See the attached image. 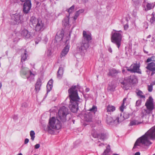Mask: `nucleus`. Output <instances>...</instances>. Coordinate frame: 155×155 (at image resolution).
Wrapping results in <instances>:
<instances>
[{
  "mask_svg": "<svg viewBox=\"0 0 155 155\" xmlns=\"http://www.w3.org/2000/svg\"><path fill=\"white\" fill-rule=\"evenodd\" d=\"M41 78H38L36 84L35 90L37 93H38L40 90V87L41 85Z\"/></svg>",
  "mask_w": 155,
  "mask_h": 155,
  "instance_id": "18",
  "label": "nucleus"
},
{
  "mask_svg": "<svg viewBox=\"0 0 155 155\" xmlns=\"http://www.w3.org/2000/svg\"><path fill=\"white\" fill-rule=\"evenodd\" d=\"M40 145L39 144H37L35 146V148L36 149H38L39 148Z\"/></svg>",
  "mask_w": 155,
  "mask_h": 155,
  "instance_id": "46",
  "label": "nucleus"
},
{
  "mask_svg": "<svg viewBox=\"0 0 155 155\" xmlns=\"http://www.w3.org/2000/svg\"><path fill=\"white\" fill-rule=\"evenodd\" d=\"M20 74L24 78H27L30 81H33L35 74L31 71L28 68L22 66L20 71Z\"/></svg>",
  "mask_w": 155,
  "mask_h": 155,
  "instance_id": "8",
  "label": "nucleus"
},
{
  "mask_svg": "<svg viewBox=\"0 0 155 155\" xmlns=\"http://www.w3.org/2000/svg\"><path fill=\"white\" fill-rule=\"evenodd\" d=\"M51 50L50 49H48L46 52V54L48 57L51 56L52 54Z\"/></svg>",
  "mask_w": 155,
  "mask_h": 155,
  "instance_id": "39",
  "label": "nucleus"
},
{
  "mask_svg": "<svg viewBox=\"0 0 155 155\" xmlns=\"http://www.w3.org/2000/svg\"><path fill=\"white\" fill-rule=\"evenodd\" d=\"M97 108L96 106H93L84 115V120L87 122L92 121L93 117L94 116L95 113L97 111Z\"/></svg>",
  "mask_w": 155,
  "mask_h": 155,
  "instance_id": "9",
  "label": "nucleus"
},
{
  "mask_svg": "<svg viewBox=\"0 0 155 155\" xmlns=\"http://www.w3.org/2000/svg\"><path fill=\"white\" fill-rule=\"evenodd\" d=\"M122 32L121 31L113 30L111 34V41L115 44L119 48L121 44Z\"/></svg>",
  "mask_w": 155,
  "mask_h": 155,
  "instance_id": "7",
  "label": "nucleus"
},
{
  "mask_svg": "<svg viewBox=\"0 0 155 155\" xmlns=\"http://www.w3.org/2000/svg\"><path fill=\"white\" fill-rule=\"evenodd\" d=\"M28 106V104L26 102H24L21 105V107H26Z\"/></svg>",
  "mask_w": 155,
  "mask_h": 155,
  "instance_id": "41",
  "label": "nucleus"
},
{
  "mask_svg": "<svg viewBox=\"0 0 155 155\" xmlns=\"http://www.w3.org/2000/svg\"><path fill=\"white\" fill-rule=\"evenodd\" d=\"M114 87H111L110 86V85H109L108 87V89L111 91H114Z\"/></svg>",
  "mask_w": 155,
  "mask_h": 155,
  "instance_id": "43",
  "label": "nucleus"
},
{
  "mask_svg": "<svg viewBox=\"0 0 155 155\" xmlns=\"http://www.w3.org/2000/svg\"><path fill=\"white\" fill-rule=\"evenodd\" d=\"M104 145V144H103V143H101V144H100L99 145V146H101V145Z\"/></svg>",
  "mask_w": 155,
  "mask_h": 155,
  "instance_id": "59",
  "label": "nucleus"
},
{
  "mask_svg": "<svg viewBox=\"0 0 155 155\" xmlns=\"http://www.w3.org/2000/svg\"><path fill=\"white\" fill-rule=\"evenodd\" d=\"M28 142L29 139L28 138H26L25 140L24 143L25 144H26Z\"/></svg>",
  "mask_w": 155,
  "mask_h": 155,
  "instance_id": "50",
  "label": "nucleus"
},
{
  "mask_svg": "<svg viewBox=\"0 0 155 155\" xmlns=\"http://www.w3.org/2000/svg\"><path fill=\"white\" fill-rule=\"evenodd\" d=\"M79 14L77 12H75V15L74 17V20H76L78 17L79 16Z\"/></svg>",
  "mask_w": 155,
  "mask_h": 155,
  "instance_id": "40",
  "label": "nucleus"
},
{
  "mask_svg": "<svg viewBox=\"0 0 155 155\" xmlns=\"http://www.w3.org/2000/svg\"><path fill=\"white\" fill-rule=\"evenodd\" d=\"M117 116L119 118H120L121 117H123V121L124 119L128 118L129 117V115L128 113H125L124 114V116H122V114H121L120 115H118Z\"/></svg>",
  "mask_w": 155,
  "mask_h": 155,
  "instance_id": "29",
  "label": "nucleus"
},
{
  "mask_svg": "<svg viewBox=\"0 0 155 155\" xmlns=\"http://www.w3.org/2000/svg\"><path fill=\"white\" fill-rule=\"evenodd\" d=\"M52 87V85L50 86V85L47 84V87L48 90L49 91H50Z\"/></svg>",
  "mask_w": 155,
  "mask_h": 155,
  "instance_id": "42",
  "label": "nucleus"
},
{
  "mask_svg": "<svg viewBox=\"0 0 155 155\" xmlns=\"http://www.w3.org/2000/svg\"><path fill=\"white\" fill-rule=\"evenodd\" d=\"M146 108L142 110L140 115L143 118L145 117L146 118L147 115L150 116L152 113V111L154 109V105L153 103V99L151 96L149 97L147 100L145 104Z\"/></svg>",
  "mask_w": 155,
  "mask_h": 155,
  "instance_id": "4",
  "label": "nucleus"
},
{
  "mask_svg": "<svg viewBox=\"0 0 155 155\" xmlns=\"http://www.w3.org/2000/svg\"><path fill=\"white\" fill-rule=\"evenodd\" d=\"M135 2H136V1L137 0H133Z\"/></svg>",
  "mask_w": 155,
  "mask_h": 155,
  "instance_id": "64",
  "label": "nucleus"
},
{
  "mask_svg": "<svg viewBox=\"0 0 155 155\" xmlns=\"http://www.w3.org/2000/svg\"><path fill=\"white\" fill-rule=\"evenodd\" d=\"M28 57V55L27 54V52L26 50H24V53L23 54L21 55V62H23V61H25Z\"/></svg>",
  "mask_w": 155,
  "mask_h": 155,
  "instance_id": "28",
  "label": "nucleus"
},
{
  "mask_svg": "<svg viewBox=\"0 0 155 155\" xmlns=\"http://www.w3.org/2000/svg\"><path fill=\"white\" fill-rule=\"evenodd\" d=\"M83 1L85 2H87L88 0H82Z\"/></svg>",
  "mask_w": 155,
  "mask_h": 155,
  "instance_id": "57",
  "label": "nucleus"
},
{
  "mask_svg": "<svg viewBox=\"0 0 155 155\" xmlns=\"http://www.w3.org/2000/svg\"><path fill=\"white\" fill-rule=\"evenodd\" d=\"M154 6V5L153 3H148L147 5V7L148 10H150L153 8Z\"/></svg>",
  "mask_w": 155,
  "mask_h": 155,
  "instance_id": "32",
  "label": "nucleus"
},
{
  "mask_svg": "<svg viewBox=\"0 0 155 155\" xmlns=\"http://www.w3.org/2000/svg\"><path fill=\"white\" fill-rule=\"evenodd\" d=\"M144 52L146 54L148 53V51H146L144 49H143Z\"/></svg>",
  "mask_w": 155,
  "mask_h": 155,
  "instance_id": "54",
  "label": "nucleus"
},
{
  "mask_svg": "<svg viewBox=\"0 0 155 155\" xmlns=\"http://www.w3.org/2000/svg\"><path fill=\"white\" fill-rule=\"evenodd\" d=\"M31 6V1H28L24 2L23 5V11L25 14L28 13Z\"/></svg>",
  "mask_w": 155,
  "mask_h": 155,
  "instance_id": "13",
  "label": "nucleus"
},
{
  "mask_svg": "<svg viewBox=\"0 0 155 155\" xmlns=\"http://www.w3.org/2000/svg\"><path fill=\"white\" fill-rule=\"evenodd\" d=\"M69 16H66L62 21L63 25L65 26H68L69 25Z\"/></svg>",
  "mask_w": 155,
  "mask_h": 155,
  "instance_id": "23",
  "label": "nucleus"
},
{
  "mask_svg": "<svg viewBox=\"0 0 155 155\" xmlns=\"http://www.w3.org/2000/svg\"><path fill=\"white\" fill-rule=\"evenodd\" d=\"M121 84L123 85L122 87L124 90H127L129 89L130 87L129 83H126L125 82H123L121 83Z\"/></svg>",
  "mask_w": 155,
  "mask_h": 155,
  "instance_id": "27",
  "label": "nucleus"
},
{
  "mask_svg": "<svg viewBox=\"0 0 155 155\" xmlns=\"http://www.w3.org/2000/svg\"><path fill=\"white\" fill-rule=\"evenodd\" d=\"M22 2H27L28 1H31V0H20Z\"/></svg>",
  "mask_w": 155,
  "mask_h": 155,
  "instance_id": "53",
  "label": "nucleus"
},
{
  "mask_svg": "<svg viewBox=\"0 0 155 155\" xmlns=\"http://www.w3.org/2000/svg\"><path fill=\"white\" fill-rule=\"evenodd\" d=\"M68 114V110L67 108L64 106L61 107L58 111V118L63 122H65L66 121V116Z\"/></svg>",
  "mask_w": 155,
  "mask_h": 155,
  "instance_id": "10",
  "label": "nucleus"
},
{
  "mask_svg": "<svg viewBox=\"0 0 155 155\" xmlns=\"http://www.w3.org/2000/svg\"><path fill=\"white\" fill-rule=\"evenodd\" d=\"M152 83L153 84H155V81L152 82Z\"/></svg>",
  "mask_w": 155,
  "mask_h": 155,
  "instance_id": "60",
  "label": "nucleus"
},
{
  "mask_svg": "<svg viewBox=\"0 0 155 155\" xmlns=\"http://www.w3.org/2000/svg\"><path fill=\"white\" fill-rule=\"evenodd\" d=\"M89 91V89L88 88H86L85 90L86 92H88Z\"/></svg>",
  "mask_w": 155,
  "mask_h": 155,
  "instance_id": "55",
  "label": "nucleus"
},
{
  "mask_svg": "<svg viewBox=\"0 0 155 155\" xmlns=\"http://www.w3.org/2000/svg\"><path fill=\"white\" fill-rule=\"evenodd\" d=\"M30 21V24L35 27L36 31H41L45 28L44 22L41 19H37L32 16L31 17Z\"/></svg>",
  "mask_w": 155,
  "mask_h": 155,
  "instance_id": "6",
  "label": "nucleus"
},
{
  "mask_svg": "<svg viewBox=\"0 0 155 155\" xmlns=\"http://www.w3.org/2000/svg\"><path fill=\"white\" fill-rule=\"evenodd\" d=\"M21 15L18 14H15L12 15L11 20V23L13 25L19 24L21 21Z\"/></svg>",
  "mask_w": 155,
  "mask_h": 155,
  "instance_id": "14",
  "label": "nucleus"
},
{
  "mask_svg": "<svg viewBox=\"0 0 155 155\" xmlns=\"http://www.w3.org/2000/svg\"><path fill=\"white\" fill-rule=\"evenodd\" d=\"M53 80L51 79L50 80L48 83V84L50 86L52 85L53 84Z\"/></svg>",
  "mask_w": 155,
  "mask_h": 155,
  "instance_id": "44",
  "label": "nucleus"
},
{
  "mask_svg": "<svg viewBox=\"0 0 155 155\" xmlns=\"http://www.w3.org/2000/svg\"><path fill=\"white\" fill-rule=\"evenodd\" d=\"M35 43H36V44H38V42H37V41H35Z\"/></svg>",
  "mask_w": 155,
  "mask_h": 155,
  "instance_id": "63",
  "label": "nucleus"
},
{
  "mask_svg": "<svg viewBox=\"0 0 155 155\" xmlns=\"http://www.w3.org/2000/svg\"><path fill=\"white\" fill-rule=\"evenodd\" d=\"M126 99L127 98H125L124 99L122 104L120 107V110L122 112L123 111L124 109L127 104V103L126 102Z\"/></svg>",
  "mask_w": 155,
  "mask_h": 155,
  "instance_id": "22",
  "label": "nucleus"
},
{
  "mask_svg": "<svg viewBox=\"0 0 155 155\" xmlns=\"http://www.w3.org/2000/svg\"><path fill=\"white\" fill-rule=\"evenodd\" d=\"M60 120L59 118H58L57 116L56 118L53 117L50 119L49 125L47 126L46 128H45V130L50 134H52L54 132L53 129H59L61 126V124Z\"/></svg>",
  "mask_w": 155,
  "mask_h": 155,
  "instance_id": "3",
  "label": "nucleus"
},
{
  "mask_svg": "<svg viewBox=\"0 0 155 155\" xmlns=\"http://www.w3.org/2000/svg\"><path fill=\"white\" fill-rule=\"evenodd\" d=\"M17 155H22V154L21 153H20L18 154Z\"/></svg>",
  "mask_w": 155,
  "mask_h": 155,
  "instance_id": "61",
  "label": "nucleus"
},
{
  "mask_svg": "<svg viewBox=\"0 0 155 155\" xmlns=\"http://www.w3.org/2000/svg\"><path fill=\"white\" fill-rule=\"evenodd\" d=\"M83 39L81 45L78 46L77 50L80 52H82L84 50H86L89 47V43L91 39V34L87 33V32L84 31L83 32Z\"/></svg>",
  "mask_w": 155,
  "mask_h": 155,
  "instance_id": "5",
  "label": "nucleus"
},
{
  "mask_svg": "<svg viewBox=\"0 0 155 155\" xmlns=\"http://www.w3.org/2000/svg\"><path fill=\"white\" fill-rule=\"evenodd\" d=\"M152 17L150 19V21L151 23H153V22L155 21V15L152 14Z\"/></svg>",
  "mask_w": 155,
  "mask_h": 155,
  "instance_id": "38",
  "label": "nucleus"
},
{
  "mask_svg": "<svg viewBox=\"0 0 155 155\" xmlns=\"http://www.w3.org/2000/svg\"><path fill=\"white\" fill-rule=\"evenodd\" d=\"M84 12V10L83 9H81L77 11V12H78V13L80 15V14L82 13H83Z\"/></svg>",
  "mask_w": 155,
  "mask_h": 155,
  "instance_id": "45",
  "label": "nucleus"
},
{
  "mask_svg": "<svg viewBox=\"0 0 155 155\" xmlns=\"http://www.w3.org/2000/svg\"><path fill=\"white\" fill-rule=\"evenodd\" d=\"M155 58V56H152L150 58H148L147 60V62H149L151 61H153V62H155V60H154Z\"/></svg>",
  "mask_w": 155,
  "mask_h": 155,
  "instance_id": "36",
  "label": "nucleus"
},
{
  "mask_svg": "<svg viewBox=\"0 0 155 155\" xmlns=\"http://www.w3.org/2000/svg\"><path fill=\"white\" fill-rule=\"evenodd\" d=\"M58 33H57V35L56 36L55 38L58 39V38L59 37V39L60 38L59 40H62L63 37V32L62 31H61L60 32V35H59V36H58Z\"/></svg>",
  "mask_w": 155,
  "mask_h": 155,
  "instance_id": "33",
  "label": "nucleus"
},
{
  "mask_svg": "<svg viewBox=\"0 0 155 155\" xmlns=\"http://www.w3.org/2000/svg\"><path fill=\"white\" fill-rule=\"evenodd\" d=\"M108 51L109 52L111 53L112 52V49L111 48H109L108 49Z\"/></svg>",
  "mask_w": 155,
  "mask_h": 155,
  "instance_id": "52",
  "label": "nucleus"
},
{
  "mask_svg": "<svg viewBox=\"0 0 155 155\" xmlns=\"http://www.w3.org/2000/svg\"><path fill=\"white\" fill-rule=\"evenodd\" d=\"M141 102L140 101H136V105L137 106H138L140 104Z\"/></svg>",
  "mask_w": 155,
  "mask_h": 155,
  "instance_id": "49",
  "label": "nucleus"
},
{
  "mask_svg": "<svg viewBox=\"0 0 155 155\" xmlns=\"http://www.w3.org/2000/svg\"><path fill=\"white\" fill-rule=\"evenodd\" d=\"M92 134L94 137L99 138L101 140H102L106 139L107 137V135L106 134L102 133L101 134H98L96 132H94L93 130L92 133Z\"/></svg>",
  "mask_w": 155,
  "mask_h": 155,
  "instance_id": "16",
  "label": "nucleus"
},
{
  "mask_svg": "<svg viewBox=\"0 0 155 155\" xmlns=\"http://www.w3.org/2000/svg\"><path fill=\"white\" fill-rule=\"evenodd\" d=\"M139 65L138 64H132L130 67V68L128 67H126L127 71H130L131 72H137L140 73V71Z\"/></svg>",
  "mask_w": 155,
  "mask_h": 155,
  "instance_id": "15",
  "label": "nucleus"
},
{
  "mask_svg": "<svg viewBox=\"0 0 155 155\" xmlns=\"http://www.w3.org/2000/svg\"><path fill=\"white\" fill-rule=\"evenodd\" d=\"M30 135L31 137V140L32 141H33L34 140L35 137V133L34 131L33 130L31 131L30 132Z\"/></svg>",
  "mask_w": 155,
  "mask_h": 155,
  "instance_id": "31",
  "label": "nucleus"
},
{
  "mask_svg": "<svg viewBox=\"0 0 155 155\" xmlns=\"http://www.w3.org/2000/svg\"><path fill=\"white\" fill-rule=\"evenodd\" d=\"M74 5H73L68 9H67V11L69 13V14H70L71 13H72L74 11Z\"/></svg>",
  "mask_w": 155,
  "mask_h": 155,
  "instance_id": "35",
  "label": "nucleus"
},
{
  "mask_svg": "<svg viewBox=\"0 0 155 155\" xmlns=\"http://www.w3.org/2000/svg\"><path fill=\"white\" fill-rule=\"evenodd\" d=\"M123 117H121L120 118L117 117L114 119L112 117H108L107 119V121L108 124L110 125H117L123 121Z\"/></svg>",
  "mask_w": 155,
  "mask_h": 155,
  "instance_id": "11",
  "label": "nucleus"
},
{
  "mask_svg": "<svg viewBox=\"0 0 155 155\" xmlns=\"http://www.w3.org/2000/svg\"><path fill=\"white\" fill-rule=\"evenodd\" d=\"M119 72V71L114 69H112L110 70L108 74L112 76H115Z\"/></svg>",
  "mask_w": 155,
  "mask_h": 155,
  "instance_id": "21",
  "label": "nucleus"
},
{
  "mask_svg": "<svg viewBox=\"0 0 155 155\" xmlns=\"http://www.w3.org/2000/svg\"><path fill=\"white\" fill-rule=\"evenodd\" d=\"M77 89H79V86L78 85H73L68 91L70 100L69 107L73 113L77 112L78 109V104L82 101V100L78 96Z\"/></svg>",
  "mask_w": 155,
  "mask_h": 155,
  "instance_id": "1",
  "label": "nucleus"
},
{
  "mask_svg": "<svg viewBox=\"0 0 155 155\" xmlns=\"http://www.w3.org/2000/svg\"><path fill=\"white\" fill-rule=\"evenodd\" d=\"M110 146L108 145L106 148V149L104 150L102 155H107L108 153L110 152Z\"/></svg>",
  "mask_w": 155,
  "mask_h": 155,
  "instance_id": "30",
  "label": "nucleus"
},
{
  "mask_svg": "<svg viewBox=\"0 0 155 155\" xmlns=\"http://www.w3.org/2000/svg\"><path fill=\"white\" fill-rule=\"evenodd\" d=\"M35 32L34 30L32 32H31L28 31L27 29H24L21 31V35L25 39H31L35 36Z\"/></svg>",
  "mask_w": 155,
  "mask_h": 155,
  "instance_id": "12",
  "label": "nucleus"
},
{
  "mask_svg": "<svg viewBox=\"0 0 155 155\" xmlns=\"http://www.w3.org/2000/svg\"><path fill=\"white\" fill-rule=\"evenodd\" d=\"M152 39L151 40V42H153L155 41V35H153L152 36Z\"/></svg>",
  "mask_w": 155,
  "mask_h": 155,
  "instance_id": "48",
  "label": "nucleus"
},
{
  "mask_svg": "<svg viewBox=\"0 0 155 155\" xmlns=\"http://www.w3.org/2000/svg\"><path fill=\"white\" fill-rule=\"evenodd\" d=\"M134 155H140V153L139 152H136L134 154Z\"/></svg>",
  "mask_w": 155,
  "mask_h": 155,
  "instance_id": "51",
  "label": "nucleus"
},
{
  "mask_svg": "<svg viewBox=\"0 0 155 155\" xmlns=\"http://www.w3.org/2000/svg\"><path fill=\"white\" fill-rule=\"evenodd\" d=\"M69 46L68 45H67L65 47L62 51L61 53L60 57L62 58L63 57L65 56L67 54L69 51Z\"/></svg>",
  "mask_w": 155,
  "mask_h": 155,
  "instance_id": "17",
  "label": "nucleus"
},
{
  "mask_svg": "<svg viewBox=\"0 0 155 155\" xmlns=\"http://www.w3.org/2000/svg\"><path fill=\"white\" fill-rule=\"evenodd\" d=\"M138 1L139 3L141 2L142 1V0H138Z\"/></svg>",
  "mask_w": 155,
  "mask_h": 155,
  "instance_id": "58",
  "label": "nucleus"
},
{
  "mask_svg": "<svg viewBox=\"0 0 155 155\" xmlns=\"http://www.w3.org/2000/svg\"><path fill=\"white\" fill-rule=\"evenodd\" d=\"M141 123L139 122L137 120H130V123L129 124V126H132L134 125H138L140 124Z\"/></svg>",
  "mask_w": 155,
  "mask_h": 155,
  "instance_id": "26",
  "label": "nucleus"
},
{
  "mask_svg": "<svg viewBox=\"0 0 155 155\" xmlns=\"http://www.w3.org/2000/svg\"><path fill=\"white\" fill-rule=\"evenodd\" d=\"M146 68L148 70L152 72L155 71V62H152L148 63Z\"/></svg>",
  "mask_w": 155,
  "mask_h": 155,
  "instance_id": "19",
  "label": "nucleus"
},
{
  "mask_svg": "<svg viewBox=\"0 0 155 155\" xmlns=\"http://www.w3.org/2000/svg\"><path fill=\"white\" fill-rule=\"evenodd\" d=\"M63 73V68L61 67H60L58 71V77L59 78H61Z\"/></svg>",
  "mask_w": 155,
  "mask_h": 155,
  "instance_id": "24",
  "label": "nucleus"
},
{
  "mask_svg": "<svg viewBox=\"0 0 155 155\" xmlns=\"http://www.w3.org/2000/svg\"><path fill=\"white\" fill-rule=\"evenodd\" d=\"M107 112H113L115 110V107L113 106L109 105L107 107Z\"/></svg>",
  "mask_w": 155,
  "mask_h": 155,
  "instance_id": "25",
  "label": "nucleus"
},
{
  "mask_svg": "<svg viewBox=\"0 0 155 155\" xmlns=\"http://www.w3.org/2000/svg\"><path fill=\"white\" fill-rule=\"evenodd\" d=\"M151 37V35H149L147 37V38H150V37Z\"/></svg>",
  "mask_w": 155,
  "mask_h": 155,
  "instance_id": "56",
  "label": "nucleus"
},
{
  "mask_svg": "<svg viewBox=\"0 0 155 155\" xmlns=\"http://www.w3.org/2000/svg\"><path fill=\"white\" fill-rule=\"evenodd\" d=\"M155 139V126L152 127L144 135L138 138L135 143L133 148L137 146H141V144L149 146L152 144L150 139Z\"/></svg>",
  "mask_w": 155,
  "mask_h": 155,
  "instance_id": "2",
  "label": "nucleus"
},
{
  "mask_svg": "<svg viewBox=\"0 0 155 155\" xmlns=\"http://www.w3.org/2000/svg\"><path fill=\"white\" fill-rule=\"evenodd\" d=\"M143 92L140 90H139L137 93V94L138 96H140L141 98H145V96L143 95Z\"/></svg>",
  "mask_w": 155,
  "mask_h": 155,
  "instance_id": "34",
  "label": "nucleus"
},
{
  "mask_svg": "<svg viewBox=\"0 0 155 155\" xmlns=\"http://www.w3.org/2000/svg\"><path fill=\"white\" fill-rule=\"evenodd\" d=\"M128 28V25L127 24H126L124 26V28L125 30H126Z\"/></svg>",
  "mask_w": 155,
  "mask_h": 155,
  "instance_id": "47",
  "label": "nucleus"
},
{
  "mask_svg": "<svg viewBox=\"0 0 155 155\" xmlns=\"http://www.w3.org/2000/svg\"><path fill=\"white\" fill-rule=\"evenodd\" d=\"M128 81L131 84H134L136 83L137 79L134 76H130L128 78Z\"/></svg>",
  "mask_w": 155,
  "mask_h": 155,
  "instance_id": "20",
  "label": "nucleus"
},
{
  "mask_svg": "<svg viewBox=\"0 0 155 155\" xmlns=\"http://www.w3.org/2000/svg\"><path fill=\"white\" fill-rule=\"evenodd\" d=\"M112 155H119L117 154H113Z\"/></svg>",
  "mask_w": 155,
  "mask_h": 155,
  "instance_id": "62",
  "label": "nucleus"
},
{
  "mask_svg": "<svg viewBox=\"0 0 155 155\" xmlns=\"http://www.w3.org/2000/svg\"><path fill=\"white\" fill-rule=\"evenodd\" d=\"M153 84L152 82L150 85H148V90L149 92H151L153 90Z\"/></svg>",
  "mask_w": 155,
  "mask_h": 155,
  "instance_id": "37",
  "label": "nucleus"
}]
</instances>
